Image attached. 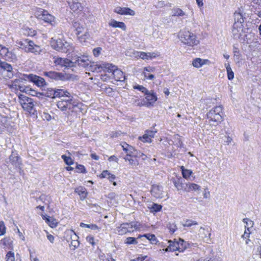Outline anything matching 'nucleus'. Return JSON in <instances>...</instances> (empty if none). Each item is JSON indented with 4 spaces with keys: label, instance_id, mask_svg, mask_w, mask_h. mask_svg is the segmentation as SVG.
<instances>
[{
    "label": "nucleus",
    "instance_id": "39",
    "mask_svg": "<svg viewBox=\"0 0 261 261\" xmlns=\"http://www.w3.org/2000/svg\"><path fill=\"white\" fill-rule=\"evenodd\" d=\"M0 67L8 72H11L13 69L12 66L10 64L2 61L0 62Z\"/></svg>",
    "mask_w": 261,
    "mask_h": 261
},
{
    "label": "nucleus",
    "instance_id": "1",
    "mask_svg": "<svg viewBox=\"0 0 261 261\" xmlns=\"http://www.w3.org/2000/svg\"><path fill=\"white\" fill-rule=\"evenodd\" d=\"M223 108L217 106L211 110L207 114L208 123L211 126H217L223 120Z\"/></svg>",
    "mask_w": 261,
    "mask_h": 261
},
{
    "label": "nucleus",
    "instance_id": "25",
    "mask_svg": "<svg viewBox=\"0 0 261 261\" xmlns=\"http://www.w3.org/2000/svg\"><path fill=\"white\" fill-rule=\"evenodd\" d=\"M172 16L174 17H186V13L179 8H174L172 9Z\"/></svg>",
    "mask_w": 261,
    "mask_h": 261
},
{
    "label": "nucleus",
    "instance_id": "51",
    "mask_svg": "<svg viewBox=\"0 0 261 261\" xmlns=\"http://www.w3.org/2000/svg\"><path fill=\"white\" fill-rule=\"evenodd\" d=\"M167 227L171 233H174L177 229V227L174 223H169L167 225Z\"/></svg>",
    "mask_w": 261,
    "mask_h": 261
},
{
    "label": "nucleus",
    "instance_id": "12",
    "mask_svg": "<svg viewBox=\"0 0 261 261\" xmlns=\"http://www.w3.org/2000/svg\"><path fill=\"white\" fill-rule=\"evenodd\" d=\"M140 154H136V153L133 154H126L124 158L125 161H128L129 165L132 166H137L139 165L138 158H140Z\"/></svg>",
    "mask_w": 261,
    "mask_h": 261
},
{
    "label": "nucleus",
    "instance_id": "30",
    "mask_svg": "<svg viewBox=\"0 0 261 261\" xmlns=\"http://www.w3.org/2000/svg\"><path fill=\"white\" fill-rule=\"evenodd\" d=\"M198 235L202 239L210 237L211 233L207 228L201 227L198 231Z\"/></svg>",
    "mask_w": 261,
    "mask_h": 261
},
{
    "label": "nucleus",
    "instance_id": "22",
    "mask_svg": "<svg viewBox=\"0 0 261 261\" xmlns=\"http://www.w3.org/2000/svg\"><path fill=\"white\" fill-rule=\"evenodd\" d=\"M44 75L49 77L50 79L55 80H64L63 75L58 72L49 71L44 73Z\"/></svg>",
    "mask_w": 261,
    "mask_h": 261
},
{
    "label": "nucleus",
    "instance_id": "63",
    "mask_svg": "<svg viewBox=\"0 0 261 261\" xmlns=\"http://www.w3.org/2000/svg\"><path fill=\"white\" fill-rule=\"evenodd\" d=\"M156 132L150 130H147L145 131L146 135H147L151 139L153 138L155 135Z\"/></svg>",
    "mask_w": 261,
    "mask_h": 261
},
{
    "label": "nucleus",
    "instance_id": "33",
    "mask_svg": "<svg viewBox=\"0 0 261 261\" xmlns=\"http://www.w3.org/2000/svg\"><path fill=\"white\" fill-rule=\"evenodd\" d=\"M1 244L5 247L8 249H11L12 248V241L9 238H4L1 241Z\"/></svg>",
    "mask_w": 261,
    "mask_h": 261
},
{
    "label": "nucleus",
    "instance_id": "50",
    "mask_svg": "<svg viewBox=\"0 0 261 261\" xmlns=\"http://www.w3.org/2000/svg\"><path fill=\"white\" fill-rule=\"evenodd\" d=\"M174 139L177 141V142L176 143V145L178 147H183V143L181 140L180 137L179 135L176 134L174 135Z\"/></svg>",
    "mask_w": 261,
    "mask_h": 261
},
{
    "label": "nucleus",
    "instance_id": "62",
    "mask_svg": "<svg viewBox=\"0 0 261 261\" xmlns=\"http://www.w3.org/2000/svg\"><path fill=\"white\" fill-rule=\"evenodd\" d=\"M80 243L77 240H72L70 243V246L72 248V249L74 250L79 246Z\"/></svg>",
    "mask_w": 261,
    "mask_h": 261
},
{
    "label": "nucleus",
    "instance_id": "47",
    "mask_svg": "<svg viewBox=\"0 0 261 261\" xmlns=\"http://www.w3.org/2000/svg\"><path fill=\"white\" fill-rule=\"evenodd\" d=\"M139 139L144 143H150L151 142V139L146 135L145 133L142 137H139Z\"/></svg>",
    "mask_w": 261,
    "mask_h": 261
},
{
    "label": "nucleus",
    "instance_id": "19",
    "mask_svg": "<svg viewBox=\"0 0 261 261\" xmlns=\"http://www.w3.org/2000/svg\"><path fill=\"white\" fill-rule=\"evenodd\" d=\"M64 39L58 38L57 39L51 38L50 40V45L53 48L58 51H61V48L63 45Z\"/></svg>",
    "mask_w": 261,
    "mask_h": 261
},
{
    "label": "nucleus",
    "instance_id": "53",
    "mask_svg": "<svg viewBox=\"0 0 261 261\" xmlns=\"http://www.w3.org/2000/svg\"><path fill=\"white\" fill-rule=\"evenodd\" d=\"M100 69H101V67H100V64L98 65L93 63L92 64L90 63L89 65V70L92 71H94L95 70H96L97 69L100 70Z\"/></svg>",
    "mask_w": 261,
    "mask_h": 261
},
{
    "label": "nucleus",
    "instance_id": "45",
    "mask_svg": "<svg viewBox=\"0 0 261 261\" xmlns=\"http://www.w3.org/2000/svg\"><path fill=\"white\" fill-rule=\"evenodd\" d=\"M9 87L12 89H14L15 90H19L21 92H27L28 90L26 88H23V87L17 86L16 85H9Z\"/></svg>",
    "mask_w": 261,
    "mask_h": 261
},
{
    "label": "nucleus",
    "instance_id": "11",
    "mask_svg": "<svg viewBox=\"0 0 261 261\" xmlns=\"http://www.w3.org/2000/svg\"><path fill=\"white\" fill-rule=\"evenodd\" d=\"M151 193L156 198H162L165 196V193L163 191V188L158 185L152 186Z\"/></svg>",
    "mask_w": 261,
    "mask_h": 261
},
{
    "label": "nucleus",
    "instance_id": "55",
    "mask_svg": "<svg viewBox=\"0 0 261 261\" xmlns=\"http://www.w3.org/2000/svg\"><path fill=\"white\" fill-rule=\"evenodd\" d=\"M6 233V227L3 221H0V236Z\"/></svg>",
    "mask_w": 261,
    "mask_h": 261
},
{
    "label": "nucleus",
    "instance_id": "9",
    "mask_svg": "<svg viewBox=\"0 0 261 261\" xmlns=\"http://www.w3.org/2000/svg\"><path fill=\"white\" fill-rule=\"evenodd\" d=\"M243 31V25L241 23H234L232 28V37L238 39L242 35Z\"/></svg>",
    "mask_w": 261,
    "mask_h": 261
},
{
    "label": "nucleus",
    "instance_id": "32",
    "mask_svg": "<svg viewBox=\"0 0 261 261\" xmlns=\"http://www.w3.org/2000/svg\"><path fill=\"white\" fill-rule=\"evenodd\" d=\"M0 121L2 125L5 127H9L12 126L11 118L8 117H3L0 116Z\"/></svg>",
    "mask_w": 261,
    "mask_h": 261
},
{
    "label": "nucleus",
    "instance_id": "23",
    "mask_svg": "<svg viewBox=\"0 0 261 261\" xmlns=\"http://www.w3.org/2000/svg\"><path fill=\"white\" fill-rule=\"evenodd\" d=\"M159 56L157 53L154 52H148L145 53L142 51L141 56H140V59L142 60H151L153 58H156Z\"/></svg>",
    "mask_w": 261,
    "mask_h": 261
},
{
    "label": "nucleus",
    "instance_id": "60",
    "mask_svg": "<svg viewBox=\"0 0 261 261\" xmlns=\"http://www.w3.org/2000/svg\"><path fill=\"white\" fill-rule=\"evenodd\" d=\"M41 117L43 120L49 121L51 119V116L47 113L43 112L41 115Z\"/></svg>",
    "mask_w": 261,
    "mask_h": 261
},
{
    "label": "nucleus",
    "instance_id": "41",
    "mask_svg": "<svg viewBox=\"0 0 261 261\" xmlns=\"http://www.w3.org/2000/svg\"><path fill=\"white\" fill-rule=\"evenodd\" d=\"M90 37L89 33L88 32H85L83 35L77 36V38L80 42L83 43L85 42Z\"/></svg>",
    "mask_w": 261,
    "mask_h": 261
},
{
    "label": "nucleus",
    "instance_id": "40",
    "mask_svg": "<svg viewBox=\"0 0 261 261\" xmlns=\"http://www.w3.org/2000/svg\"><path fill=\"white\" fill-rule=\"evenodd\" d=\"M70 8L74 12H76L79 10L81 11L82 8L81 4L78 2L72 3L70 5Z\"/></svg>",
    "mask_w": 261,
    "mask_h": 261
},
{
    "label": "nucleus",
    "instance_id": "15",
    "mask_svg": "<svg viewBox=\"0 0 261 261\" xmlns=\"http://www.w3.org/2000/svg\"><path fill=\"white\" fill-rule=\"evenodd\" d=\"M112 80H115L116 82H124L125 80V76L123 72L117 68L115 71L111 73Z\"/></svg>",
    "mask_w": 261,
    "mask_h": 261
},
{
    "label": "nucleus",
    "instance_id": "28",
    "mask_svg": "<svg viewBox=\"0 0 261 261\" xmlns=\"http://www.w3.org/2000/svg\"><path fill=\"white\" fill-rule=\"evenodd\" d=\"M121 146L123 148V150L126 153V154H133L135 153V150L134 148L128 144L124 142L121 144Z\"/></svg>",
    "mask_w": 261,
    "mask_h": 261
},
{
    "label": "nucleus",
    "instance_id": "14",
    "mask_svg": "<svg viewBox=\"0 0 261 261\" xmlns=\"http://www.w3.org/2000/svg\"><path fill=\"white\" fill-rule=\"evenodd\" d=\"M74 48L75 47L71 42L64 40L61 52L71 54L74 51Z\"/></svg>",
    "mask_w": 261,
    "mask_h": 261
},
{
    "label": "nucleus",
    "instance_id": "46",
    "mask_svg": "<svg viewBox=\"0 0 261 261\" xmlns=\"http://www.w3.org/2000/svg\"><path fill=\"white\" fill-rule=\"evenodd\" d=\"M7 261H20L19 259H17L15 260V257L14 253L9 251L6 255Z\"/></svg>",
    "mask_w": 261,
    "mask_h": 261
},
{
    "label": "nucleus",
    "instance_id": "38",
    "mask_svg": "<svg viewBox=\"0 0 261 261\" xmlns=\"http://www.w3.org/2000/svg\"><path fill=\"white\" fill-rule=\"evenodd\" d=\"M45 91V92L43 93V94L47 97H51L52 98H55L56 97L55 96V94H54V93H56V89H47V90H45V89H43Z\"/></svg>",
    "mask_w": 261,
    "mask_h": 261
},
{
    "label": "nucleus",
    "instance_id": "17",
    "mask_svg": "<svg viewBox=\"0 0 261 261\" xmlns=\"http://www.w3.org/2000/svg\"><path fill=\"white\" fill-rule=\"evenodd\" d=\"M108 24L110 27L119 28L123 31H125L126 30V26L123 22L118 21L114 19H111L109 22Z\"/></svg>",
    "mask_w": 261,
    "mask_h": 261
},
{
    "label": "nucleus",
    "instance_id": "58",
    "mask_svg": "<svg viewBox=\"0 0 261 261\" xmlns=\"http://www.w3.org/2000/svg\"><path fill=\"white\" fill-rule=\"evenodd\" d=\"M101 80L103 82H106L108 80H112V77L111 75V73L110 74H105L103 75H101Z\"/></svg>",
    "mask_w": 261,
    "mask_h": 261
},
{
    "label": "nucleus",
    "instance_id": "2",
    "mask_svg": "<svg viewBox=\"0 0 261 261\" xmlns=\"http://www.w3.org/2000/svg\"><path fill=\"white\" fill-rule=\"evenodd\" d=\"M178 38L183 43L189 46L197 45L199 43L196 35L187 30L180 31L178 34Z\"/></svg>",
    "mask_w": 261,
    "mask_h": 261
},
{
    "label": "nucleus",
    "instance_id": "6",
    "mask_svg": "<svg viewBox=\"0 0 261 261\" xmlns=\"http://www.w3.org/2000/svg\"><path fill=\"white\" fill-rule=\"evenodd\" d=\"M145 99L144 105L147 108H150L154 106L155 102L158 100V97L154 92L153 91L147 92L145 93Z\"/></svg>",
    "mask_w": 261,
    "mask_h": 261
},
{
    "label": "nucleus",
    "instance_id": "4",
    "mask_svg": "<svg viewBox=\"0 0 261 261\" xmlns=\"http://www.w3.org/2000/svg\"><path fill=\"white\" fill-rule=\"evenodd\" d=\"M18 44L21 46H23V49L26 52L38 54L41 51L40 47L35 44L32 41H28L26 40L24 42H19Z\"/></svg>",
    "mask_w": 261,
    "mask_h": 261
},
{
    "label": "nucleus",
    "instance_id": "3",
    "mask_svg": "<svg viewBox=\"0 0 261 261\" xmlns=\"http://www.w3.org/2000/svg\"><path fill=\"white\" fill-rule=\"evenodd\" d=\"M19 103L23 109L30 114H34L36 110L34 109V104L32 98L21 94L19 96Z\"/></svg>",
    "mask_w": 261,
    "mask_h": 261
},
{
    "label": "nucleus",
    "instance_id": "31",
    "mask_svg": "<svg viewBox=\"0 0 261 261\" xmlns=\"http://www.w3.org/2000/svg\"><path fill=\"white\" fill-rule=\"evenodd\" d=\"M73 27L74 28L75 31L76 32V35L79 36L82 33L84 30V27L83 25L81 24L77 21H74L72 23Z\"/></svg>",
    "mask_w": 261,
    "mask_h": 261
},
{
    "label": "nucleus",
    "instance_id": "52",
    "mask_svg": "<svg viewBox=\"0 0 261 261\" xmlns=\"http://www.w3.org/2000/svg\"><path fill=\"white\" fill-rule=\"evenodd\" d=\"M125 243L127 244H137V241L135 238L128 237L126 239Z\"/></svg>",
    "mask_w": 261,
    "mask_h": 261
},
{
    "label": "nucleus",
    "instance_id": "36",
    "mask_svg": "<svg viewBox=\"0 0 261 261\" xmlns=\"http://www.w3.org/2000/svg\"><path fill=\"white\" fill-rule=\"evenodd\" d=\"M75 192L81 196V199L82 200L85 199L87 195V192H86V189L82 187L77 188L75 190Z\"/></svg>",
    "mask_w": 261,
    "mask_h": 261
},
{
    "label": "nucleus",
    "instance_id": "61",
    "mask_svg": "<svg viewBox=\"0 0 261 261\" xmlns=\"http://www.w3.org/2000/svg\"><path fill=\"white\" fill-rule=\"evenodd\" d=\"M134 89H136L139 90V91H141L142 92L145 93H147V92H148V91L143 86L138 85V86H134Z\"/></svg>",
    "mask_w": 261,
    "mask_h": 261
},
{
    "label": "nucleus",
    "instance_id": "20",
    "mask_svg": "<svg viewBox=\"0 0 261 261\" xmlns=\"http://www.w3.org/2000/svg\"><path fill=\"white\" fill-rule=\"evenodd\" d=\"M100 67H101V69L104 71H106L110 73H113L115 71L116 69H117V67L112 64L109 63H101L100 64Z\"/></svg>",
    "mask_w": 261,
    "mask_h": 261
},
{
    "label": "nucleus",
    "instance_id": "56",
    "mask_svg": "<svg viewBox=\"0 0 261 261\" xmlns=\"http://www.w3.org/2000/svg\"><path fill=\"white\" fill-rule=\"evenodd\" d=\"M9 53L8 49L6 47L3 46L0 50V55L4 57L8 56V54Z\"/></svg>",
    "mask_w": 261,
    "mask_h": 261
},
{
    "label": "nucleus",
    "instance_id": "13",
    "mask_svg": "<svg viewBox=\"0 0 261 261\" xmlns=\"http://www.w3.org/2000/svg\"><path fill=\"white\" fill-rule=\"evenodd\" d=\"M210 64L211 62L208 59H203L200 58L194 59L192 62L193 66L196 68H199L205 65H209Z\"/></svg>",
    "mask_w": 261,
    "mask_h": 261
},
{
    "label": "nucleus",
    "instance_id": "16",
    "mask_svg": "<svg viewBox=\"0 0 261 261\" xmlns=\"http://www.w3.org/2000/svg\"><path fill=\"white\" fill-rule=\"evenodd\" d=\"M21 79L24 81H29V82H44V80L39 76L33 74H23Z\"/></svg>",
    "mask_w": 261,
    "mask_h": 261
},
{
    "label": "nucleus",
    "instance_id": "34",
    "mask_svg": "<svg viewBox=\"0 0 261 261\" xmlns=\"http://www.w3.org/2000/svg\"><path fill=\"white\" fill-rule=\"evenodd\" d=\"M56 97H60L62 96L69 97V93L62 89H56V93H54Z\"/></svg>",
    "mask_w": 261,
    "mask_h": 261
},
{
    "label": "nucleus",
    "instance_id": "27",
    "mask_svg": "<svg viewBox=\"0 0 261 261\" xmlns=\"http://www.w3.org/2000/svg\"><path fill=\"white\" fill-rule=\"evenodd\" d=\"M182 179L180 177L173 181L174 185L178 191H185L186 184L183 183Z\"/></svg>",
    "mask_w": 261,
    "mask_h": 261
},
{
    "label": "nucleus",
    "instance_id": "21",
    "mask_svg": "<svg viewBox=\"0 0 261 261\" xmlns=\"http://www.w3.org/2000/svg\"><path fill=\"white\" fill-rule=\"evenodd\" d=\"M71 99L67 100H60L57 102V107L59 109H61L62 111H64L68 108L69 109H71Z\"/></svg>",
    "mask_w": 261,
    "mask_h": 261
},
{
    "label": "nucleus",
    "instance_id": "64",
    "mask_svg": "<svg viewBox=\"0 0 261 261\" xmlns=\"http://www.w3.org/2000/svg\"><path fill=\"white\" fill-rule=\"evenodd\" d=\"M110 173L108 170H104L100 175V178H108V176L110 175Z\"/></svg>",
    "mask_w": 261,
    "mask_h": 261
},
{
    "label": "nucleus",
    "instance_id": "43",
    "mask_svg": "<svg viewBox=\"0 0 261 261\" xmlns=\"http://www.w3.org/2000/svg\"><path fill=\"white\" fill-rule=\"evenodd\" d=\"M226 70H227V76H228V80H232L233 78V76H234V74H233V72L232 71L231 68L230 67L229 65L228 64L226 66Z\"/></svg>",
    "mask_w": 261,
    "mask_h": 261
},
{
    "label": "nucleus",
    "instance_id": "49",
    "mask_svg": "<svg viewBox=\"0 0 261 261\" xmlns=\"http://www.w3.org/2000/svg\"><path fill=\"white\" fill-rule=\"evenodd\" d=\"M198 223L196 221H193L191 220H187L185 223L183 224V226L185 227H191L193 225H197Z\"/></svg>",
    "mask_w": 261,
    "mask_h": 261
},
{
    "label": "nucleus",
    "instance_id": "7",
    "mask_svg": "<svg viewBox=\"0 0 261 261\" xmlns=\"http://www.w3.org/2000/svg\"><path fill=\"white\" fill-rule=\"evenodd\" d=\"M136 229V226L132 223H123L118 228V232L119 234L122 235L127 232H133Z\"/></svg>",
    "mask_w": 261,
    "mask_h": 261
},
{
    "label": "nucleus",
    "instance_id": "18",
    "mask_svg": "<svg viewBox=\"0 0 261 261\" xmlns=\"http://www.w3.org/2000/svg\"><path fill=\"white\" fill-rule=\"evenodd\" d=\"M90 63L91 62L87 56L78 57L74 62V64H77L79 66L83 67H88Z\"/></svg>",
    "mask_w": 261,
    "mask_h": 261
},
{
    "label": "nucleus",
    "instance_id": "35",
    "mask_svg": "<svg viewBox=\"0 0 261 261\" xmlns=\"http://www.w3.org/2000/svg\"><path fill=\"white\" fill-rule=\"evenodd\" d=\"M180 169L182 171V176L186 179L189 178L193 173L191 170L186 169L182 166L180 167Z\"/></svg>",
    "mask_w": 261,
    "mask_h": 261
},
{
    "label": "nucleus",
    "instance_id": "37",
    "mask_svg": "<svg viewBox=\"0 0 261 261\" xmlns=\"http://www.w3.org/2000/svg\"><path fill=\"white\" fill-rule=\"evenodd\" d=\"M234 23H241L243 24L244 19L242 14L240 12H236L234 13Z\"/></svg>",
    "mask_w": 261,
    "mask_h": 261
},
{
    "label": "nucleus",
    "instance_id": "8",
    "mask_svg": "<svg viewBox=\"0 0 261 261\" xmlns=\"http://www.w3.org/2000/svg\"><path fill=\"white\" fill-rule=\"evenodd\" d=\"M184 241L182 240H180L179 242H172L171 241H169V245L166 249H164L162 250L163 251H175L176 250H178L179 251H183L186 248V247H180L179 246V244H181L182 245Z\"/></svg>",
    "mask_w": 261,
    "mask_h": 261
},
{
    "label": "nucleus",
    "instance_id": "57",
    "mask_svg": "<svg viewBox=\"0 0 261 261\" xmlns=\"http://www.w3.org/2000/svg\"><path fill=\"white\" fill-rule=\"evenodd\" d=\"M162 207V206L161 205L158 204H153L150 208L152 211L156 212L160 211L161 210Z\"/></svg>",
    "mask_w": 261,
    "mask_h": 261
},
{
    "label": "nucleus",
    "instance_id": "54",
    "mask_svg": "<svg viewBox=\"0 0 261 261\" xmlns=\"http://www.w3.org/2000/svg\"><path fill=\"white\" fill-rule=\"evenodd\" d=\"M102 50L101 47H97L96 48H94L93 50L92 53L94 57H98L100 54H101V51Z\"/></svg>",
    "mask_w": 261,
    "mask_h": 261
},
{
    "label": "nucleus",
    "instance_id": "24",
    "mask_svg": "<svg viewBox=\"0 0 261 261\" xmlns=\"http://www.w3.org/2000/svg\"><path fill=\"white\" fill-rule=\"evenodd\" d=\"M200 189V186L195 183L188 182L186 184L185 191H198Z\"/></svg>",
    "mask_w": 261,
    "mask_h": 261
},
{
    "label": "nucleus",
    "instance_id": "59",
    "mask_svg": "<svg viewBox=\"0 0 261 261\" xmlns=\"http://www.w3.org/2000/svg\"><path fill=\"white\" fill-rule=\"evenodd\" d=\"M243 222L246 224L245 227H252L253 225V222L251 220L248 219H243Z\"/></svg>",
    "mask_w": 261,
    "mask_h": 261
},
{
    "label": "nucleus",
    "instance_id": "10",
    "mask_svg": "<svg viewBox=\"0 0 261 261\" xmlns=\"http://www.w3.org/2000/svg\"><path fill=\"white\" fill-rule=\"evenodd\" d=\"M114 12L121 15L135 16L136 14L135 11L128 7H117Z\"/></svg>",
    "mask_w": 261,
    "mask_h": 261
},
{
    "label": "nucleus",
    "instance_id": "42",
    "mask_svg": "<svg viewBox=\"0 0 261 261\" xmlns=\"http://www.w3.org/2000/svg\"><path fill=\"white\" fill-rule=\"evenodd\" d=\"M63 61H64L62 62V66L71 67L74 66V62L69 59L63 58Z\"/></svg>",
    "mask_w": 261,
    "mask_h": 261
},
{
    "label": "nucleus",
    "instance_id": "48",
    "mask_svg": "<svg viewBox=\"0 0 261 261\" xmlns=\"http://www.w3.org/2000/svg\"><path fill=\"white\" fill-rule=\"evenodd\" d=\"M62 158L64 160L65 163L68 165H72L73 163V160L70 156H67L65 155H62Z\"/></svg>",
    "mask_w": 261,
    "mask_h": 261
},
{
    "label": "nucleus",
    "instance_id": "44",
    "mask_svg": "<svg viewBox=\"0 0 261 261\" xmlns=\"http://www.w3.org/2000/svg\"><path fill=\"white\" fill-rule=\"evenodd\" d=\"M80 226L81 227H85L87 228H91L93 230H96V229H99V227L96 225V224H86L84 223H80Z\"/></svg>",
    "mask_w": 261,
    "mask_h": 261
},
{
    "label": "nucleus",
    "instance_id": "5",
    "mask_svg": "<svg viewBox=\"0 0 261 261\" xmlns=\"http://www.w3.org/2000/svg\"><path fill=\"white\" fill-rule=\"evenodd\" d=\"M36 14L37 17L39 19H42L52 25H55L57 24L55 17L49 14L47 11L41 10L38 11Z\"/></svg>",
    "mask_w": 261,
    "mask_h": 261
},
{
    "label": "nucleus",
    "instance_id": "26",
    "mask_svg": "<svg viewBox=\"0 0 261 261\" xmlns=\"http://www.w3.org/2000/svg\"><path fill=\"white\" fill-rule=\"evenodd\" d=\"M153 71V68L151 67H145L144 68L143 74L145 77L144 80H153L154 76L150 72Z\"/></svg>",
    "mask_w": 261,
    "mask_h": 261
},
{
    "label": "nucleus",
    "instance_id": "29",
    "mask_svg": "<svg viewBox=\"0 0 261 261\" xmlns=\"http://www.w3.org/2000/svg\"><path fill=\"white\" fill-rule=\"evenodd\" d=\"M42 218L51 227L54 228L57 226L58 223L54 218L44 215L42 216Z\"/></svg>",
    "mask_w": 261,
    "mask_h": 261
}]
</instances>
